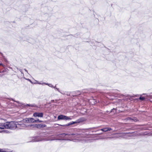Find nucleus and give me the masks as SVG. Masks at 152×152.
<instances>
[{
	"label": "nucleus",
	"instance_id": "nucleus-14",
	"mask_svg": "<svg viewBox=\"0 0 152 152\" xmlns=\"http://www.w3.org/2000/svg\"><path fill=\"white\" fill-rule=\"evenodd\" d=\"M140 99L141 100H143L145 99V98L144 97L140 96Z\"/></svg>",
	"mask_w": 152,
	"mask_h": 152
},
{
	"label": "nucleus",
	"instance_id": "nucleus-9",
	"mask_svg": "<svg viewBox=\"0 0 152 152\" xmlns=\"http://www.w3.org/2000/svg\"><path fill=\"white\" fill-rule=\"evenodd\" d=\"M81 142L82 143H85L89 142H90V140H81Z\"/></svg>",
	"mask_w": 152,
	"mask_h": 152
},
{
	"label": "nucleus",
	"instance_id": "nucleus-3",
	"mask_svg": "<svg viewBox=\"0 0 152 152\" xmlns=\"http://www.w3.org/2000/svg\"><path fill=\"white\" fill-rule=\"evenodd\" d=\"M35 121V120L32 118H26L23 120V122H25L27 123H34Z\"/></svg>",
	"mask_w": 152,
	"mask_h": 152
},
{
	"label": "nucleus",
	"instance_id": "nucleus-6",
	"mask_svg": "<svg viewBox=\"0 0 152 152\" xmlns=\"http://www.w3.org/2000/svg\"><path fill=\"white\" fill-rule=\"evenodd\" d=\"M45 126L46 125L43 124H36L35 125V127H36L38 128H40L41 127H45Z\"/></svg>",
	"mask_w": 152,
	"mask_h": 152
},
{
	"label": "nucleus",
	"instance_id": "nucleus-18",
	"mask_svg": "<svg viewBox=\"0 0 152 152\" xmlns=\"http://www.w3.org/2000/svg\"><path fill=\"white\" fill-rule=\"evenodd\" d=\"M79 140H73V141H74V142H77V141H78Z\"/></svg>",
	"mask_w": 152,
	"mask_h": 152
},
{
	"label": "nucleus",
	"instance_id": "nucleus-22",
	"mask_svg": "<svg viewBox=\"0 0 152 152\" xmlns=\"http://www.w3.org/2000/svg\"><path fill=\"white\" fill-rule=\"evenodd\" d=\"M129 119H130V118H129ZM130 120H132V119H130Z\"/></svg>",
	"mask_w": 152,
	"mask_h": 152
},
{
	"label": "nucleus",
	"instance_id": "nucleus-20",
	"mask_svg": "<svg viewBox=\"0 0 152 152\" xmlns=\"http://www.w3.org/2000/svg\"><path fill=\"white\" fill-rule=\"evenodd\" d=\"M63 135H67V134H62Z\"/></svg>",
	"mask_w": 152,
	"mask_h": 152
},
{
	"label": "nucleus",
	"instance_id": "nucleus-11",
	"mask_svg": "<svg viewBox=\"0 0 152 152\" xmlns=\"http://www.w3.org/2000/svg\"><path fill=\"white\" fill-rule=\"evenodd\" d=\"M43 82H42V83H40V82H39L38 81H37V80H35V82H33V83L32 84H43Z\"/></svg>",
	"mask_w": 152,
	"mask_h": 152
},
{
	"label": "nucleus",
	"instance_id": "nucleus-16",
	"mask_svg": "<svg viewBox=\"0 0 152 152\" xmlns=\"http://www.w3.org/2000/svg\"><path fill=\"white\" fill-rule=\"evenodd\" d=\"M56 86H55L54 87H53V88H55V89H56V90H57L58 91H59V92H60V91H59V89H58V88H56Z\"/></svg>",
	"mask_w": 152,
	"mask_h": 152
},
{
	"label": "nucleus",
	"instance_id": "nucleus-4",
	"mask_svg": "<svg viewBox=\"0 0 152 152\" xmlns=\"http://www.w3.org/2000/svg\"><path fill=\"white\" fill-rule=\"evenodd\" d=\"M26 127L25 124H21V122L19 123L18 122L17 128L20 129H23Z\"/></svg>",
	"mask_w": 152,
	"mask_h": 152
},
{
	"label": "nucleus",
	"instance_id": "nucleus-5",
	"mask_svg": "<svg viewBox=\"0 0 152 152\" xmlns=\"http://www.w3.org/2000/svg\"><path fill=\"white\" fill-rule=\"evenodd\" d=\"M43 114L42 113H35L33 114V116L35 117H42Z\"/></svg>",
	"mask_w": 152,
	"mask_h": 152
},
{
	"label": "nucleus",
	"instance_id": "nucleus-2",
	"mask_svg": "<svg viewBox=\"0 0 152 152\" xmlns=\"http://www.w3.org/2000/svg\"><path fill=\"white\" fill-rule=\"evenodd\" d=\"M72 116L67 117L63 115H59L58 117V120H70L72 119Z\"/></svg>",
	"mask_w": 152,
	"mask_h": 152
},
{
	"label": "nucleus",
	"instance_id": "nucleus-17",
	"mask_svg": "<svg viewBox=\"0 0 152 152\" xmlns=\"http://www.w3.org/2000/svg\"><path fill=\"white\" fill-rule=\"evenodd\" d=\"M0 152H6L3 149H0Z\"/></svg>",
	"mask_w": 152,
	"mask_h": 152
},
{
	"label": "nucleus",
	"instance_id": "nucleus-21",
	"mask_svg": "<svg viewBox=\"0 0 152 152\" xmlns=\"http://www.w3.org/2000/svg\"><path fill=\"white\" fill-rule=\"evenodd\" d=\"M24 70H25V71L26 72H27V70L26 69H25Z\"/></svg>",
	"mask_w": 152,
	"mask_h": 152
},
{
	"label": "nucleus",
	"instance_id": "nucleus-1",
	"mask_svg": "<svg viewBox=\"0 0 152 152\" xmlns=\"http://www.w3.org/2000/svg\"><path fill=\"white\" fill-rule=\"evenodd\" d=\"M17 122L11 121L6 123V129H15L17 128Z\"/></svg>",
	"mask_w": 152,
	"mask_h": 152
},
{
	"label": "nucleus",
	"instance_id": "nucleus-19",
	"mask_svg": "<svg viewBox=\"0 0 152 152\" xmlns=\"http://www.w3.org/2000/svg\"><path fill=\"white\" fill-rule=\"evenodd\" d=\"M54 140L53 139H46L45 140Z\"/></svg>",
	"mask_w": 152,
	"mask_h": 152
},
{
	"label": "nucleus",
	"instance_id": "nucleus-13",
	"mask_svg": "<svg viewBox=\"0 0 152 152\" xmlns=\"http://www.w3.org/2000/svg\"><path fill=\"white\" fill-rule=\"evenodd\" d=\"M35 122H42L43 121H40V120H39V119H38L37 120H35Z\"/></svg>",
	"mask_w": 152,
	"mask_h": 152
},
{
	"label": "nucleus",
	"instance_id": "nucleus-23",
	"mask_svg": "<svg viewBox=\"0 0 152 152\" xmlns=\"http://www.w3.org/2000/svg\"><path fill=\"white\" fill-rule=\"evenodd\" d=\"M0 65H2V64H0Z\"/></svg>",
	"mask_w": 152,
	"mask_h": 152
},
{
	"label": "nucleus",
	"instance_id": "nucleus-12",
	"mask_svg": "<svg viewBox=\"0 0 152 152\" xmlns=\"http://www.w3.org/2000/svg\"><path fill=\"white\" fill-rule=\"evenodd\" d=\"M76 123V122H72V123H69L68 124H66V126H68L70 125H72V124Z\"/></svg>",
	"mask_w": 152,
	"mask_h": 152
},
{
	"label": "nucleus",
	"instance_id": "nucleus-7",
	"mask_svg": "<svg viewBox=\"0 0 152 152\" xmlns=\"http://www.w3.org/2000/svg\"><path fill=\"white\" fill-rule=\"evenodd\" d=\"M6 123L4 124L0 123V129H4L6 128Z\"/></svg>",
	"mask_w": 152,
	"mask_h": 152
},
{
	"label": "nucleus",
	"instance_id": "nucleus-8",
	"mask_svg": "<svg viewBox=\"0 0 152 152\" xmlns=\"http://www.w3.org/2000/svg\"><path fill=\"white\" fill-rule=\"evenodd\" d=\"M112 130V129L110 128H105L103 129H101V130L104 132H106L108 131H110Z\"/></svg>",
	"mask_w": 152,
	"mask_h": 152
},
{
	"label": "nucleus",
	"instance_id": "nucleus-10",
	"mask_svg": "<svg viewBox=\"0 0 152 152\" xmlns=\"http://www.w3.org/2000/svg\"><path fill=\"white\" fill-rule=\"evenodd\" d=\"M43 83V84H45L46 85H47L50 87H51L52 88H53L54 87L51 84H48V83H44V82Z\"/></svg>",
	"mask_w": 152,
	"mask_h": 152
},
{
	"label": "nucleus",
	"instance_id": "nucleus-15",
	"mask_svg": "<svg viewBox=\"0 0 152 152\" xmlns=\"http://www.w3.org/2000/svg\"><path fill=\"white\" fill-rule=\"evenodd\" d=\"M26 79V80H27L29 81L31 83H33V82H32L30 80V79Z\"/></svg>",
	"mask_w": 152,
	"mask_h": 152
}]
</instances>
